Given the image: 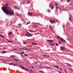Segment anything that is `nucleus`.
<instances>
[{
	"mask_svg": "<svg viewBox=\"0 0 73 73\" xmlns=\"http://www.w3.org/2000/svg\"><path fill=\"white\" fill-rule=\"evenodd\" d=\"M9 4L8 3H5V5L6 6L2 7V9L4 12L7 14V15H9L11 16L14 15L15 13L11 9L10 7L8 6Z\"/></svg>",
	"mask_w": 73,
	"mask_h": 73,
	"instance_id": "obj_1",
	"label": "nucleus"
},
{
	"mask_svg": "<svg viewBox=\"0 0 73 73\" xmlns=\"http://www.w3.org/2000/svg\"><path fill=\"white\" fill-rule=\"evenodd\" d=\"M27 36V37H31V36H32V34H30L29 33H28L26 34Z\"/></svg>",
	"mask_w": 73,
	"mask_h": 73,
	"instance_id": "obj_2",
	"label": "nucleus"
},
{
	"mask_svg": "<svg viewBox=\"0 0 73 73\" xmlns=\"http://www.w3.org/2000/svg\"><path fill=\"white\" fill-rule=\"evenodd\" d=\"M47 42H54V40H47Z\"/></svg>",
	"mask_w": 73,
	"mask_h": 73,
	"instance_id": "obj_3",
	"label": "nucleus"
},
{
	"mask_svg": "<svg viewBox=\"0 0 73 73\" xmlns=\"http://www.w3.org/2000/svg\"><path fill=\"white\" fill-rule=\"evenodd\" d=\"M22 49H24V50H30V49H28L27 48H23Z\"/></svg>",
	"mask_w": 73,
	"mask_h": 73,
	"instance_id": "obj_4",
	"label": "nucleus"
},
{
	"mask_svg": "<svg viewBox=\"0 0 73 73\" xmlns=\"http://www.w3.org/2000/svg\"><path fill=\"white\" fill-rule=\"evenodd\" d=\"M60 39L63 42H66V41L65 40L62 39V38H60Z\"/></svg>",
	"mask_w": 73,
	"mask_h": 73,
	"instance_id": "obj_5",
	"label": "nucleus"
},
{
	"mask_svg": "<svg viewBox=\"0 0 73 73\" xmlns=\"http://www.w3.org/2000/svg\"><path fill=\"white\" fill-rule=\"evenodd\" d=\"M50 23H51V24H53V23H54V21L50 20Z\"/></svg>",
	"mask_w": 73,
	"mask_h": 73,
	"instance_id": "obj_6",
	"label": "nucleus"
},
{
	"mask_svg": "<svg viewBox=\"0 0 73 73\" xmlns=\"http://www.w3.org/2000/svg\"><path fill=\"white\" fill-rule=\"evenodd\" d=\"M50 6H51V9H53V8H54V7H53V5H52V4H50Z\"/></svg>",
	"mask_w": 73,
	"mask_h": 73,
	"instance_id": "obj_7",
	"label": "nucleus"
},
{
	"mask_svg": "<svg viewBox=\"0 0 73 73\" xmlns=\"http://www.w3.org/2000/svg\"><path fill=\"white\" fill-rule=\"evenodd\" d=\"M64 49V47L63 46H61L60 48V50H63Z\"/></svg>",
	"mask_w": 73,
	"mask_h": 73,
	"instance_id": "obj_8",
	"label": "nucleus"
},
{
	"mask_svg": "<svg viewBox=\"0 0 73 73\" xmlns=\"http://www.w3.org/2000/svg\"><path fill=\"white\" fill-rule=\"evenodd\" d=\"M28 14L29 16H32V15H32V13H28Z\"/></svg>",
	"mask_w": 73,
	"mask_h": 73,
	"instance_id": "obj_9",
	"label": "nucleus"
},
{
	"mask_svg": "<svg viewBox=\"0 0 73 73\" xmlns=\"http://www.w3.org/2000/svg\"><path fill=\"white\" fill-rule=\"evenodd\" d=\"M22 68L23 69H25V70H29L28 68H25L23 67H22Z\"/></svg>",
	"mask_w": 73,
	"mask_h": 73,
	"instance_id": "obj_10",
	"label": "nucleus"
},
{
	"mask_svg": "<svg viewBox=\"0 0 73 73\" xmlns=\"http://www.w3.org/2000/svg\"><path fill=\"white\" fill-rule=\"evenodd\" d=\"M23 44L24 45L25 44H27V42H26V41H24L23 42Z\"/></svg>",
	"mask_w": 73,
	"mask_h": 73,
	"instance_id": "obj_11",
	"label": "nucleus"
},
{
	"mask_svg": "<svg viewBox=\"0 0 73 73\" xmlns=\"http://www.w3.org/2000/svg\"><path fill=\"white\" fill-rule=\"evenodd\" d=\"M32 45H37V43H31Z\"/></svg>",
	"mask_w": 73,
	"mask_h": 73,
	"instance_id": "obj_12",
	"label": "nucleus"
},
{
	"mask_svg": "<svg viewBox=\"0 0 73 73\" xmlns=\"http://www.w3.org/2000/svg\"><path fill=\"white\" fill-rule=\"evenodd\" d=\"M14 8H15V9H19V8L16 6H14Z\"/></svg>",
	"mask_w": 73,
	"mask_h": 73,
	"instance_id": "obj_13",
	"label": "nucleus"
},
{
	"mask_svg": "<svg viewBox=\"0 0 73 73\" xmlns=\"http://www.w3.org/2000/svg\"><path fill=\"white\" fill-rule=\"evenodd\" d=\"M12 33L11 32H10L8 33L9 35H12Z\"/></svg>",
	"mask_w": 73,
	"mask_h": 73,
	"instance_id": "obj_14",
	"label": "nucleus"
},
{
	"mask_svg": "<svg viewBox=\"0 0 73 73\" xmlns=\"http://www.w3.org/2000/svg\"><path fill=\"white\" fill-rule=\"evenodd\" d=\"M66 64H67V65H68L69 66H72V65L70 64H68V63H66Z\"/></svg>",
	"mask_w": 73,
	"mask_h": 73,
	"instance_id": "obj_15",
	"label": "nucleus"
},
{
	"mask_svg": "<svg viewBox=\"0 0 73 73\" xmlns=\"http://www.w3.org/2000/svg\"><path fill=\"white\" fill-rule=\"evenodd\" d=\"M50 29H51V31H52L53 30V28H52V27L51 26H50Z\"/></svg>",
	"mask_w": 73,
	"mask_h": 73,
	"instance_id": "obj_16",
	"label": "nucleus"
},
{
	"mask_svg": "<svg viewBox=\"0 0 73 73\" xmlns=\"http://www.w3.org/2000/svg\"><path fill=\"white\" fill-rule=\"evenodd\" d=\"M54 67H55V68H57V69H58L59 68V67L58 66H54Z\"/></svg>",
	"mask_w": 73,
	"mask_h": 73,
	"instance_id": "obj_17",
	"label": "nucleus"
},
{
	"mask_svg": "<svg viewBox=\"0 0 73 73\" xmlns=\"http://www.w3.org/2000/svg\"><path fill=\"white\" fill-rule=\"evenodd\" d=\"M43 56L44 57H50V56H46V55H43Z\"/></svg>",
	"mask_w": 73,
	"mask_h": 73,
	"instance_id": "obj_18",
	"label": "nucleus"
},
{
	"mask_svg": "<svg viewBox=\"0 0 73 73\" xmlns=\"http://www.w3.org/2000/svg\"><path fill=\"white\" fill-rule=\"evenodd\" d=\"M9 65H16V64H13V63H9Z\"/></svg>",
	"mask_w": 73,
	"mask_h": 73,
	"instance_id": "obj_19",
	"label": "nucleus"
},
{
	"mask_svg": "<svg viewBox=\"0 0 73 73\" xmlns=\"http://www.w3.org/2000/svg\"><path fill=\"white\" fill-rule=\"evenodd\" d=\"M47 11H48V13H50V10L49 9H48L47 10Z\"/></svg>",
	"mask_w": 73,
	"mask_h": 73,
	"instance_id": "obj_20",
	"label": "nucleus"
},
{
	"mask_svg": "<svg viewBox=\"0 0 73 73\" xmlns=\"http://www.w3.org/2000/svg\"><path fill=\"white\" fill-rule=\"evenodd\" d=\"M30 23V22L28 21V22H27L26 23V24L27 25H28V24H29Z\"/></svg>",
	"mask_w": 73,
	"mask_h": 73,
	"instance_id": "obj_21",
	"label": "nucleus"
},
{
	"mask_svg": "<svg viewBox=\"0 0 73 73\" xmlns=\"http://www.w3.org/2000/svg\"><path fill=\"white\" fill-rule=\"evenodd\" d=\"M0 36L1 37H3V38H4V36H3L1 35L0 34Z\"/></svg>",
	"mask_w": 73,
	"mask_h": 73,
	"instance_id": "obj_22",
	"label": "nucleus"
},
{
	"mask_svg": "<svg viewBox=\"0 0 73 73\" xmlns=\"http://www.w3.org/2000/svg\"><path fill=\"white\" fill-rule=\"evenodd\" d=\"M39 72H41V73H45L43 71H41V70H39Z\"/></svg>",
	"mask_w": 73,
	"mask_h": 73,
	"instance_id": "obj_23",
	"label": "nucleus"
},
{
	"mask_svg": "<svg viewBox=\"0 0 73 73\" xmlns=\"http://www.w3.org/2000/svg\"><path fill=\"white\" fill-rule=\"evenodd\" d=\"M31 3V1H29L27 3V4H30Z\"/></svg>",
	"mask_w": 73,
	"mask_h": 73,
	"instance_id": "obj_24",
	"label": "nucleus"
},
{
	"mask_svg": "<svg viewBox=\"0 0 73 73\" xmlns=\"http://www.w3.org/2000/svg\"><path fill=\"white\" fill-rule=\"evenodd\" d=\"M55 45V44H51V45L52 46H53V45Z\"/></svg>",
	"mask_w": 73,
	"mask_h": 73,
	"instance_id": "obj_25",
	"label": "nucleus"
},
{
	"mask_svg": "<svg viewBox=\"0 0 73 73\" xmlns=\"http://www.w3.org/2000/svg\"><path fill=\"white\" fill-rule=\"evenodd\" d=\"M67 1L68 2H70V0H67Z\"/></svg>",
	"mask_w": 73,
	"mask_h": 73,
	"instance_id": "obj_26",
	"label": "nucleus"
},
{
	"mask_svg": "<svg viewBox=\"0 0 73 73\" xmlns=\"http://www.w3.org/2000/svg\"><path fill=\"white\" fill-rule=\"evenodd\" d=\"M56 38H60V37L59 36H57Z\"/></svg>",
	"mask_w": 73,
	"mask_h": 73,
	"instance_id": "obj_27",
	"label": "nucleus"
},
{
	"mask_svg": "<svg viewBox=\"0 0 73 73\" xmlns=\"http://www.w3.org/2000/svg\"><path fill=\"white\" fill-rule=\"evenodd\" d=\"M58 8H60L59 7H57V6H56V9H58Z\"/></svg>",
	"mask_w": 73,
	"mask_h": 73,
	"instance_id": "obj_28",
	"label": "nucleus"
},
{
	"mask_svg": "<svg viewBox=\"0 0 73 73\" xmlns=\"http://www.w3.org/2000/svg\"><path fill=\"white\" fill-rule=\"evenodd\" d=\"M55 5L56 7H57V3H55Z\"/></svg>",
	"mask_w": 73,
	"mask_h": 73,
	"instance_id": "obj_29",
	"label": "nucleus"
},
{
	"mask_svg": "<svg viewBox=\"0 0 73 73\" xmlns=\"http://www.w3.org/2000/svg\"><path fill=\"white\" fill-rule=\"evenodd\" d=\"M64 72H65V73H67V72H66V70L65 69H64Z\"/></svg>",
	"mask_w": 73,
	"mask_h": 73,
	"instance_id": "obj_30",
	"label": "nucleus"
},
{
	"mask_svg": "<svg viewBox=\"0 0 73 73\" xmlns=\"http://www.w3.org/2000/svg\"><path fill=\"white\" fill-rule=\"evenodd\" d=\"M13 60H15V61H18L17 59H13Z\"/></svg>",
	"mask_w": 73,
	"mask_h": 73,
	"instance_id": "obj_31",
	"label": "nucleus"
},
{
	"mask_svg": "<svg viewBox=\"0 0 73 73\" xmlns=\"http://www.w3.org/2000/svg\"><path fill=\"white\" fill-rule=\"evenodd\" d=\"M42 69H43L44 68H46V69H47V68H48L47 67H42Z\"/></svg>",
	"mask_w": 73,
	"mask_h": 73,
	"instance_id": "obj_32",
	"label": "nucleus"
},
{
	"mask_svg": "<svg viewBox=\"0 0 73 73\" xmlns=\"http://www.w3.org/2000/svg\"><path fill=\"white\" fill-rule=\"evenodd\" d=\"M5 53V51H3L2 52V53L3 54V53Z\"/></svg>",
	"mask_w": 73,
	"mask_h": 73,
	"instance_id": "obj_33",
	"label": "nucleus"
},
{
	"mask_svg": "<svg viewBox=\"0 0 73 73\" xmlns=\"http://www.w3.org/2000/svg\"><path fill=\"white\" fill-rule=\"evenodd\" d=\"M23 53H24V52H21V54H23Z\"/></svg>",
	"mask_w": 73,
	"mask_h": 73,
	"instance_id": "obj_34",
	"label": "nucleus"
},
{
	"mask_svg": "<svg viewBox=\"0 0 73 73\" xmlns=\"http://www.w3.org/2000/svg\"><path fill=\"white\" fill-rule=\"evenodd\" d=\"M24 56H28V55L27 54H25Z\"/></svg>",
	"mask_w": 73,
	"mask_h": 73,
	"instance_id": "obj_35",
	"label": "nucleus"
},
{
	"mask_svg": "<svg viewBox=\"0 0 73 73\" xmlns=\"http://www.w3.org/2000/svg\"><path fill=\"white\" fill-rule=\"evenodd\" d=\"M58 43H56V46H58Z\"/></svg>",
	"mask_w": 73,
	"mask_h": 73,
	"instance_id": "obj_36",
	"label": "nucleus"
},
{
	"mask_svg": "<svg viewBox=\"0 0 73 73\" xmlns=\"http://www.w3.org/2000/svg\"><path fill=\"white\" fill-rule=\"evenodd\" d=\"M69 19L70 21H71V19H70V18L69 17Z\"/></svg>",
	"mask_w": 73,
	"mask_h": 73,
	"instance_id": "obj_37",
	"label": "nucleus"
},
{
	"mask_svg": "<svg viewBox=\"0 0 73 73\" xmlns=\"http://www.w3.org/2000/svg\"><path fill=\"white\" fill-rule=\"evenodd\" d=\"M10 57H15V56L14 55H11V56H10Z\"/></svg>",
	"mask_w": 73,
	"mask_h": 73,
	"instance_id": "obj_38",
	"label": "nucleus"
},
{
	"mask_svg": "<svg viewBox=\"0 0 73 73\" xmlns=\"http://www.w3.org/2000/svg\"><path fill=\"white\" fill-rule=\"evenodd\" d=\"M33 27H37V26L36 25L33 26Z\"/></svg>",
	"mask_w": 73,
	"mask_h": 73,
	"instance_id": "obj_39",
	"label": "nucleus"
},
{
	"mask_svg": "<svg viewBox=\"0 0 73 73\" xmlns=\"http://www.w3.org/2000/svg\"><path fill=\"white\" fill-rule=\"evenodd\" d=\"M18 25H19V26H21V24H18Z\"/></svg>",
	"mask_w": 73,
	"mask_h": 73,
	"instance_id": "obj_40",
	"label": "nucleus"
},
{
	"mask_svg": "<svg viewBox=\"0 0 73 73\" xmlns=\"http://www.w3.org/2000/svg\"><path fill=\"white\" fill-rule=\"evenodd\" d=\"M70 70L72 72H73V69H71Z\"/></svg>",
	"mask_w": 73,
	"mask_h": 73,
	"instance_id": "obj_41",
	"label": "nucleus"
},
{
	"mask_svg": "<svg viewBox=\"0 0 73 73\" xmlns=\"http://www.w3.org/2000/svg\"><path fill=\"white\" fill-rule=\"evenodd\" d=\"M58 43L59 44H61V42H58Z\"/></svg>",
	"mask_w": 73,
	"mask_h": 73,
	"instance_id": "obj_42",
	"label": "nucleus"
},
{
	"mask_svg": "<svg viewBox=\"0 0 73 73\" xmlns=\"http://www.w3.org/2000/svg\"><path fill=\"white\" fill-rule=\"evenodd\" d=\"M69 46H70V48H72V47H71V45H70Z\"/></svg>",
	"mask_w": 73,
	"mask_h": 73,
	"instance_id": "obj_43",
	"label": "nucleus"
},
{
	"mask_svg": "<svg viewBox=\"0 0 73 73\" xmlns=\"http://www.w3.org/2000/svg\"><path fill=\"white\" fill-rule=\"evenodd\" d=\"M17 50V48H14L13 49V50Z\"/></svg>",
	"mask_w": 73,
	"mask_h": 73,
	"instance_id": "obj_44",
	"label": "nucleus"
},
{
	"mask_svg": "<svg viewBox=\"0 0 73 73\" xmlns=\"http://www.w3.org/2000/svg\"><path fill=\"white\" fill-rule=\"evenodd\" d=\"M63 28H65V25H63Z\"/></svg>",
	"mask_w": 73,
	"mask_h": 73,
	"instance_id": "obj_45",
	"label": "nucleus"
},
{
	"mask_svg": "<svg viewBox=\"0 0 73 73\" xmlns=\"http://www.w3.org/2000/svg\"><path fill=\"white\" fill-rule=\"evenodd\" d=\"M31 68H33V69H34V68H34V67H33V66H32V67H31Z\"/></svg>",
	"mask_w": 73,
	"mask_h": 73,
	"instance_id": "obj_46",
	"label": "nucleus"
},
{
	"mask_svg": "<svg viewBox=\"0 0 73 73\" xmlns=\"http://www.w3.org/2000/svg\"><path fill=\"white\" fill-rule=\"evenodd\" d=\"M19 66H20V67H21V68H22V67H23V66H21L20 65H19Z\"/></svg>",
	"mask_w": 73,
	"mask_h": 73,
	"instance_id": "obj_47",
	"label": "nucleus"
},
{
	"mask_svg": "<svg viewBox=\"0 0 73 73\" xmlns=\"http://www.w3.org/2000/svg\"><path fill=\"white\" fill-rule=\"evenodd\" d=\"M22 49H23V48H20V49L21 50H22Z\"/></svg>",
	"mask_w": 73,
	"mask_h": 73,
	"instance_id": "obj_48",
	"label": "nucleus"
},
{
	"mask_svg": "<svg viewBox=\"0 0 73 73\" xmlns=\"http://www.w3.org/2000/svg\"><path fill=\"white\" fill-rule=\"evenodd\" d=\"M38 63V62H35V64H37Z\"/></svg>",
	"mask_w": 73,
	"mask_h": 73,
	"instance_id": "obj_49",
	"label": "nucleus"
},
{
	"mask_svg": "<svg viewBox=\"0 0 73 73\" xmlns=\"http://www.w3.org/2000/svg\"><path fill=\"white\" fill-rule=\"evenodd\" d=\"M8 41L9 42H11L12 41H10L9 40H8Z\"/></svg>",
	"mask_w": 73,
	"mask_h": 73,
	"instance_id": "obj_50",
	"label": "nucleus"
},
{
	"mask_svg": "<svg viewBox=\"0 0 73 73\" xmlns=\"http://www.w3.org/2000/svg\"><path fill=\"white\" fill-rule=\"evenodd\" d=\"M30 70L31 71V72H32V70L31 69H30Z\"/></svg>",
	"mask_w": 73,
	"mask_h": 73,
	"instance_id": "obj_51",
	"label": "nucleus"
},
{
	"mask_svg": "<svg viewBox=\"0 0 73 73\" xmlns=\"http://www.w3.org/2000/svg\"><path fill=\"white\" fill-rule=\"evenodd\" d=\"M38 68H41V67L40 66H38Z\"/></svg>",
	"mask_w": 73,
	"mask_h": 73,
	"instance_id": "obj_52",
	"label": "nucleus"
},
{
	"mask_svg": "<svg viewBox=\"0 0 73 73\" xmlns=\"http://www.w3.org/2000/svg\"><path fill=\"white\" fill-rule=\"evenodd\" d=\"M68 69H69V70H71V69H70V68H68Z\"/></svg>",
	"mask_w": 73,
	"mask_h": 73,
	"instance_id": "obj_53",
	"label": "nucleus"
},
{
	"mask_svg": "<svg viewBox=\"0 0 73 73\" xmlns=\"http://www.w3.org/2000/svg\"><path fill=\"white\" fill-rule=\"evenodd\" d=\"M59 73H62L61 72H60L59 71Z\"/></svg>",
	"mask_w": 73,
	"mask_h": 73,
	"instance_id": "obj_54",
	"label": "nucleus"
},
{
	"mask_svg": "<svg viewBox=\"0 0 73 73\" xmlns=\"http://www.w3.org/2000/svg\"><path fill=\"white\" fill-rule=\"evenodd\" d=\"M49 69H51V68H50V67H48Z\"/></svg>",
	"mask_w": 73,
	"mask_h": 73,
	"instance_id": "obj_55",
	"label": "nucleus"
},
{
	"mask_svg": "<svg viewBox=\"0 0 73 73\" xmlns=\"http://www.w3.org/2000/svg\"><path fill=\"white\" fill-rule=\"evenodd\" d=\"M60 69L61 70H62L61 68H60Z\"/></svg>",
	"mask_w": 73,
	"mask_h": 73,
	"instance_id": "obj_56",
	"label": "nucleus"
},
{
	"mask_svg": "<svg viewBox=\"0 0 73 73\" xmlns=\"http://www.w3.org/2000/svg\"><path fill=\"white\" fill-rule=\"evenodd\" d=\"M21 57H23V55H21Z\"/></svg>",
	"mask_w": 73,
	"mask_h": 73,
	"instance_id": "obj_57",
	"label": "nucleus"
},
{
	"mask_svg": "<svg viewBox=\"0 0 73 73\" xmlns=\"http://www.w3.org/2000/svg\"><path fill=\"white\" fill-rule=\"evenodd\" d=\"M3 62H5V61H3Z\"/></svg>",
	"mask_w": 73,
	"mask_h": 73,
	"instance_id": "obj_58",
	"label": "nucleus"
},
{
	"mask_svg": "<svg viewBox=\"0 0 73 73\" xmlns=\"http://www.w3.org/2000/svg\"><path fill=\"white\" fill-rule=\"evenodd\" d=\"M30 39H27V40H29Z\"/></svg>",
	"mask_w": 73,
	"mask_h": 73,
	"instance_id": "obj_59",
	"label": "nucleus"
},
{
	"mask_svg": "<svg viewBox=\"0 0 73 73\" xmlns=\"http://www.w3.org/2000/svg\"><path fill=\"white\" fill-rule=\"evenodd\" d=\"M31 72H32V73H33V71H32Z\"/></svg>",
	"mask_w": 73,
	"mask_h": 73,
	"instance_id": "obj_60",
	"label": "nucleus"
},
{
	"mask_svg": "<svg viewBox=\"0 0 73 73\" xmlns=\"http://www.w3.org/2000/svg\"><path fill=\"white\" fill-rule=\"evenodd\" d=\"M42 65V64H41L40 65Z\"/></svg>",
	"mask_w": 73,
	"mask_h": 73,
	"instance_id": "obj_61",
	"label": "nucleus"
},
{
	"mask_svg": "<svg viewBox=\"0 0 73 73\" xmlns=\"http://www.w3.org/2000/svg\"><path fill=\"white\" fill-rule=\"evenodd\" d=\"M1 49V48H0V49Z\"/></svg>",
	"mask_w": 73,
	"mask_h": 73,
	"instance_id": "obj_62",
	"label": "nucleus"
},
{
	"mask_svg": "<svg viewBox=\"0 0 73 73\" xmlns=\"http://www.w3.org/2000/svg\"><path fill=\"white\" fill-rule=\"evenodd\" d=\"M9 69H10V68H9Z\"/></svg>",
	"mask_w": 73,
	"mask_h": 73,
	"instance_id": "obj_63",
	"label": "nucleus"
},
{
	"mask_svg": "<svg viewBox=\"0 0 73 73\" xmlns=\"http://www.w3.org/2000/svg\"><path fill=\"white\" fill-rule=\"evenodd\" d=\"M35 32H36V31H35Z\"/></svg>",
	"mask_w": 73,
	"mask_h": 73,
	"instance_id": "obj_64",
	"label": "nucleus"
}]
</instances>
